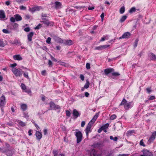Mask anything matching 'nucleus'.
<instances>
[{
	"mask_svg": "<svg viewBox=\"0 0 156 156\" xmlns=\"http://www.w3.org/2000/svg\"><path fill=\"white\" fill-rule=\"evenodd\" d=\"M18 24L17 23L10 24L7 27L11 30H16L18 27Z\"/></svg>",
	"mask_w": 156,
	"mask_h": 156,
	"instance_id": "1a4fd4ad",
	"label": "nucleus"
},
{
	"mask_svg": "<svg viewBox=\"0 0 156 156\" xmlns=\"http://www.w3.org/2000/svg\"><path fill=\"white\" fill-rule=\"evenodd\" d=\"M100 143H97L94 144L93 146L95 147H98L100 146Z\"/></svg>",
	"mask_w": 156,
	"mask_h": 156,
	"instance_id": "052dcab7",
	"label": "nucleus"
},
{
	"mask_svg": "<svg viewBox=\"0 0 156 156\" xmlns=\"http://www.w3.org/2000/svg\"><path fill=\"white\" fill-rule=\"evenodd\" d=\"M126 103V100L125 98H123L122 101L121 102L119 106H121L122 105L124 106Z\"/></svg>",
	"mask_w": 156,
	"mask_h": 156,
	"instance_id": "bb28decb",
	"label": "nucleus"
},
{
	"mask_svg": "<svg viewBox=\"0 0 156 156\" xmlns=\"http://www.w3.org/2000/svg\"><path fill=\"white\" fill-rule=\"evenodd\" d=\"M6 103L5 98L4 95H2L0 98V107H4Z\"/></svg>",
	"mask_w": 156,
	"mask_h": 156,
	"instance_id": "39448f33",
	"label": "nucleus"
},
{
	"mask_svg": "<svg viewBox=\"0 0 156 156\" xmlns=\"http://www.w3.org/2000/svg\"><path fill=\"white\" fill-rule=\"evenodd\" d=\"M23 73V76H24L25 77V78H28V77H29V76H28V72H23L22 71V73Z\"/></svg>",
	"mask_w": 156,
	"mask_h": 156,
	"instance_id": "e433bc0d",
	"label": "nucleus"
},
{
	"mask_svg": "<svg viewBox=\"0 0 156 156\" xmlns=\"http://www.w3.org/2000/svg\"><path fill=\"white\" fill-rule=\"evenodd\" d=\"M55 8L56 9H57L58 8V2H55Z\"/></svg>",
	"mask_w": 156,
	"mask_h": 156,
	"instance_id": "e2e57ef3",
	"label": "nucleus"
},
{
	"mask_svg": "<svg viewBox=\"0 0 156 156\" xmlns=\"http://www.w3.org/2000/svg\"><path fill=\"white\" fill-rule=\"evenodd\" d=\"M13 58L14 60H21L23 58L20 55H15L13 56Z\"/></svg>",
	"mask_w": 156,
	"mask_h": 156,
	"instance_id": "2eb2a0df",
	"label": "nucleus"
},
{
	"mask_svg": "<svg viewBox=\"0 0 156 156\" xmlns=\"http://www.w3.org/2000/svg\"><path fill=\"white\" fill-rule=\"evenodd\" d=\"M66 114L67 116H69L70 115L71 113H70V112L68 110H67L66 111Z\"/></svg>",
	"mask_w": 156,
	"mask_h": 156,
	"instance_id": "4d7b16f0",
	"label": "nucleus"
},
{
	"mask_svg": "<svg viewBox=\"0 0 156 156\" xmlns=\"http://www.w3.org/2000/svg\"><path fill=\"white\" fill-rule=\"evenodd\" d=\"M23 115L25 118H28L29 117V115L28 113L24 112L23 113Z\"/></svg>",
	"mask_w": 156,
	"mask_h": 156,
	"instance_id": "864d4df0",
	"label": "nucleus"
},
{
	"mask_svg": "<svg viewBox=\"0 0 156 156\" xmlns=\"http://www.w3.org/2000/svg\"><path fill=\"white\" fill-rule=\"evenodd\" d=\"M74 8L76 9H80L82 8H85V6H74Z\"/></svg>",
	"mask_w": 156,
	"mask_h": 156,
	"instance_id": "49530a36",
	"label": "nucleus"
},
{
	"mask_svg": "<svg viewBox=\"0 0 156 156\" xmlns=\"http://www.w3.org/2000/svg\"><path fill=\"white\" fill-rule=\"evenodd\" d=\"M131 105V103L129 102L126 103L125 105L124 106V108L126 109H128L129 108H130Z\"/></svg>",
	"mask_w": 156,
	"mask_h": 156,
	"instance_id": "393cba45",
	"label": "nucleus"
},
{
	"mask_svg": "<svg viewBox=\"0 0 156 156\" xmlns=\"http://www.w3.org/2000/svg\"><path fill=\"white\" fill-rule=\"evenodd\" d=\"M138 41L139 40L138 39H136L133 45L134 48H136L137 46V43Z\"/></svg>",
	"mask_w": 156,
	"mask_h": 156,
	"instance_id": "58836bf2",
	"label": "nucleus"
},
{
	"mask_svg": "<svg viewBox=\"0 0 156 156\" xmlns=\"http://www.w3.org/2000/svg\"><path fill=\"white\" fill-rule=\"evenodd\" d=\"M35 135L37 139L40 140L42 137V134L39 131H36L35 133Z\"/></svg>",
	"mask_w": 156,
	"mask_h": 156,
	"instance_id": "f8f14e48",
	"label": "nucleus"
},
{
	"mask_svg": "<svg viewBox=\"0 0 156 156\" xmlns=\"http://www.w3.org/2000/svg\"><path fill=\"white\" fill-rule=\"evenodd\" d=\"M21 87L22 90H25V91L26 92L30 93L31 91L30 90H27L25 85L23 83H21Z\"/></svg>",
	"mask_w": 156,
	"mask_h": 156,
	"instance_id": "a211bd4d",
	"label": "nucleus"
},
{
	"mask_svg": "<svg viewBox=\"0 0 156 156\" xmlns=\"http://www.w3.org/2000/svg\"><path fill=\"white\" fill-rule=\"evenodd\" d=\"M16 1L18 3H21L26 1V0H16Z\"/></svg>",
	"mask_w": 156,
	"mask_h": 156,
	"instance_id": "13d9d810",
	"label": "nucleus"
},
{
	"mask_svg": "<svg viewBox=\"0 0 156 156\" xmlns=\"http://www.w3.org/2000/svg\"><path fill=\"white\" fill-rule=\"evenodd\" d=\"M5 44L2 40H0V47H4L5 46Z\"/></svg>",
	"mask_w": 156,
	"mask_h": 156,
	"instance_id": "c756f323",
	"label": "nucleus"
},
{
	"mask_svg": "<svg viewBox=\"0 0 156 156\" xmlns=\"http://www.w3.org/2000/svg\"><path fill=\"white\" fill-rule=\"evenodd\" d=\"M136 8L134 7H132L129 11V12L130 13H132L136 11Z\"/></svg>",
	"mask_w": 156,
	"mask_h": 156,
	"instance_id": "473e14b6",
	"label": "nucleus"
},
{
	"mask_svg": "<svg viewBox=\"0 0 156 156\" xmlns=\"http://www.w3.org/2000/svg\"><path fill=\"white\" fill-rule=\"evenodd\" d=\"M102 46V48H106L109 46V45H105Z\"/></svg>",
	"mask_w": 156,
	"mask_h": 156,
	"instance_id": "0e129e2a",
	"label": "nucleus"
},
{
	"mask_svg": "<svg viewBox=\"0 0 156 156\" xmlns=\"http://www.w3.org/2000/svg\"><path fill=\"white\" fill-rule=\"evenodd\" d=\"M110 139L111 140H113L115 141H116L118 140V138L117 136H115L113 138V136H110Z\"/></svg>",
	"mask_w": 156,
	"mask_h": 156,
	"instance_id": "f704fd0d",
	"label": "nucleus"
},
{
	"mask_svg": "<svg viewBox=\"0 0 156 156\" xmlns=\"http://www.w3.org/2000/svg\"><path fill=\"white\" fill-rule=\"evenodd\" d=\"M42 27L41 24H39L37 25L35 28V29L36 30H38L40 29L41 27Z\"/></svg>",
	"mask_w": 156,
	"mask_h": 156,
	"instance_id": "ea45409f",
	"label": "nucleus"
},
{
	"mask_svg": "<svg viewBox=\"0 0 156 156\" xmlns=\"http://www.w3.org/2000/svg\"><path fill=\"white\" fill-rule=\"evenodd\" d=\"M90 83L89 82L88 80H87V82L85 85H84V88H85L86 89L88 88L89 86Z\"/></svg>",
	"mask_w": 156,
	"mask_h": 156,
	"instance_id": "7c9ffc66",
	"label": "nucleus"
},
{
	"mask_svg": "<svg viewBox=\"0 0 156 156\" xmlns=\"http://www.w3.org/2000/svg\"><path fill=\"white\" fill-rule=\"evenodd\" d=\"M97 152L94 149H93L90 152L91 156H101L100 154H97Z\"/></svg>",
	"mask_w": 156,
	"mask_h": 156,
	"instance_id": "5701e85b",
	"label": "nucleus"
},
{
	"mask_svg": "<svg viewBox=\"0 0 156 156\" xmlns=\"http://www.w3.org/2000/svg\"><path fill=\"white\" fill-rule=\"evenodd\" d=\"M113 69L112 68H109L107 69H105L104 70V72L105 73V74L106 75H108L109 73H111L112 72L113 70Z\"/></svg>",
	"mask_w": 156,
	"mask_h": 156,
	"instance_id": "b1692460",
	"label": "nucleus"
},
{
	"mask_svg": "<svg viewBox=\"0 0 156 156\" xmlns=\"http://www.w3.org/2000/svg\"><path fill=\"white\" fill-rule=\"evenodd\" d=\"M32 131V130L31 129H30L28 131V135L29 136H30L32 135V133L31 132Z\"/></svg>",
	"mask_w": 156,
	"mask_h": 156,
	"instance_id": "69168bd1",
	"label": "nucleus"
},
{
	"mask_svg": "<svg viewBox=\"0 0 156 156\" xmlns=\"http://www.w3.org/2000/svg\"><path fill=\"white\" fill-rule=\"evenodd\" d=\"M75 135L76 138V142L77 143H79L82 140V134L80 131H79L75 132Z\"/></svg>",
	"mask_w": 156,
	"mask_h": 156,
	"instance_id": "f257e3e1",
	"label": "nucleus"
},
{
	"mask_svg": "<svg viewBox=\"0 0 156 156\" xmlns=\"http://www.w3.org/2000/svg\"><path fill=\"white\" fill-rule=\"evenodd\" d=\"M125 10V9L124 6H123L122 7H121L120 10V12L121 14H122L123 13Z\"/></svg>",
	"mask_w": 156,
	"mask_h": 156,
	"instance_id": "72a5a7b5",
	"label": "nucleus"
},
{
	"mask_svg": "<svg viewBox=\"0 0 156 156\" xmlns=\"http://www.w3.org/2000/svg\"><path fill=\"white\" fill-rule=\"evenodd\" d=\"M98 116V113H96L94 117L89 122L88 125H90L91 126H92L93 124L95 122L97 119Z\"/></svg>",
	"mask_w": 156,
	"mask_h": 156,
	"instance_id": "423d86ee",
	"label": "nucleus"
},
{
	"mask_svg": "<svg viewBox=\"0 0 156 156\" xmlns=\"http://www.w3.org/2000/svg\"><path fill=\"white\" fill-rule=\"evenodd\" d=\"M131 34L128 32H126L124 33L123 35L119 37V39L122 38H129L131 36Z\"/></svg>",
	"mask_w": 156,
	"mask_h": 156,
	"instance_id": "9d476101",
	"label": "nucleus"
},
{
	"mask_svg": "<svg viewBox=\"0 0 156 156\" xmlns=\"http://www.w3.org/2000/svg\"><path fill=\"white\" fill-rule=\"evenodd\" d=\"M150 56L151 59L152 60H156V56L153 53H151Z\"/></svg>",
	"mask_w": 156,
	"mask_h": 156,
	"instance_id": "a878e982",
	"label": "nucleus"
},
{
	"mask_svg": "<svg viewBox=\"0 0 156 156\" xmlns=\"http://www.w3.org/2000/svg\"><path fill=\"white\" fill-rule=\"evenodd\" d=\"M12 71L15 75L16 76H20L22 75V69L18 70L16 68H13L12 69Z\"/></svg>",
	"mask_w": 156,
	"mask_h": 156,
	"instance_id": "f03ea898",
	"label": "nucleus"
},
{
	"mask_svg": "<svg viewBox=\"0 0 156 156\" xmlns=\"http://www.w3.org/2000/svg\"><path fill=\"white\" fill-rule=\"evenodd\" d=\"M156 136V131L153 132L151 136L150 137L148 141V142L150 144L153 142L155 138V136Z\"/></svg>",
	"mask_w": 156,
	"mask_h": 156,
	"instance_id": "0eeeda50",
	"label": "nucleus"
},
{
	"mask_svg": "<svg viewBox=\"0 0 156 156\" xmlns=\"http://www.w3.org/2000/svg\"><path fill=\"white\" fill-rule=\"evenodd\" d=\"M101 21H102L103 20L104 17V12H102L101 15Z\"/></svg>",
	"mask_w": 156,
	"mask_h": 156,
	"instance_id": "bf43d9fd",
	"label": "nucleus"
},
{
	"mask_svg": "<svg viewBox=\"0 0 156 156\" xmlns=\"http://www.w3.org/2000/svg\"><path fill=\"white\" fill-rule=\"evenodd\" d=\"M5 15L4 11L2 10H0V18L5 19Z\"/></svg>",
	"mask_w": 156,
	"mask_h": 156,
	"instance_id": "dca6fc26",
	"label": "nucleus"
},
{
	"mask_svg": "<svg viewBox=\"0 0 156 156\" xmlns=\"http://www.w3.org/2000/svg\"><path fill=\"white\" fill-rule=\"evenodd\" d=\"M90 129L88 128L87 127V128H86V129H85L86 133V135L87 136H88V133L91 132V129Z\"/></svg>",
	"mask_w": 156,
	"mask_h": 156,
	"instance_id": "2f4dec72",
	"label": "nucleus"
},
{
	"mask_svg": "<svg viewBox=\"0 0 156 156\" xmlns=\"http://www.w3.org/2000/svg\"><path fill=\"white\" fill-rule=\"evenodd\" d=\"M109 126V124L108 123H107L102 126L101 127L102 128V129H103V130H105L106 128L108 127Z\"/></svg>",
	"mask_w": 156,
	"mask_h": 156,
	"instance_id": "cd10ccee",
	"label": "nucleus"
},
{
	"mask_svg": "<svg viewBox=\"0 0 156 156\" xmlns=\"http://www.w3.org/2000/svg\"><path fill=\"white\" fill-rule=\"evenodd\" d=\"M72 11L75 12V10L73 9H70V8H67L66 9V12H72Z\"/></svg>",
	"mask_w": 156,
	"mask_h": 156,
	"instance_id": "5fc2aeb1",
	"label": "nucleus"
},
{
	"mask_svg": "<svg viewBox=\"0 0 156 156\" xmlns=\"http://www.w3.org/2000/svg\"><path fill=\"white\" fill-rule=\"evenodd\" d=\"M10 21L12 23H14L16 21V20L15 17H11L10 18Z\"/></svg>",
	"mask_w": 156,
	"mask_h": 156,
	"instance_id": "c03bdc74",
	"label": "nucleus"
},
{
	"mask_svg": "<svg viewBox=\"0 0 156 156\" xmlns=\"http://www.w3.org/2000/svg\"><path fill=\"white\" fill-rule=\"evenodd\" d=\"M49 104L50 105V108L51 109H56L58 108L55 105L53 102H51Z\"/></svg>",
	"mask_w": 156,
	"mask_h": 156,
	"instance_id": "f3484780",
	"label": "nucleus"
},
{
	"mask_svg": "<svg viewBox=\"0 0 156 156\" xmlns=\"http://www.w3.org/2000/svg\"><path fill=\"white\" fill-rule=\"evenodd\" d=\"M86 67L87 69H89L90 67V65L89 63H87L86 64Z\"/></svg>",
	"mask_w": 156,
	"mask_h": 156,
	"instance_id": "603ef678",
	"label": "nucleus"
},
{
	"mask_svg": "<svg viewBox=\"0 0 156 156\" xmlns=\"http://www.w3.org/2000/svg\"><path fill=\"white\" fill-rule=\"evenodd\" d=\"M43 8L40 6H35L32 8H30L29 10L32 13H33L37 11H39L40 10H42Z\"/></svg>",
	"mask_w": 156,
	"mask_h": 156,
	"instance_id": "20e7f679",
	"label": "nucleus"
},
{
	"mask_svg": "<svg viewBox=\"0 0 156 156\" xmlns=\"http://www.w3.org/2000/svg\"><path fill=\"white\" fill-rule=\"evenodd\" d=\"M13 44H16L17 45H21V42L18 40H16L15 41Z\"/></svg>",
	"mask_w": 156,
	"mask_h": 156,
	"instance_id": "4c0bfd02",
	"label": "nucleus"
},
{
	"mask_svg": "<svg viewBox=\"0 0 156 156\" xmlns=\"http://www.w3.org/2000/svg\"><path fill=\"white\" fill-rule=\"evenodd\" d=\"M143 154L141 155L140 156H153V154L149 151L146 149L143 150Z\"/></svg>",
	"mask_w": 156,
	"mask_h": 156,
	"instance_id": "6e6552de",
	"label": "nucleus"
},
{
	"mask_svg": "<svg viewBox=\"0 0 156 156\" xmlns=\"http://www.w3.org/2000/svg\"><path fill=\"white\" fill-rule=\"evenodd\" d=\"M133 132L132 131H129L127 132L126 134L128 136H129L131 135L132 133Z\"/></svg>",
	"mask_w": 156,
	"mask_h": 156,
	"instance_id": "8fccbe9b",
	"label": "nucleus"
},
{
	"mask_svg": "<svg viewBox=\"0 0 156 156\" xmlns=\"http://www.w3.org/2000/svg\"><path fill=\"white\" fill-rule=\"evenodd\" d=\"M140 145L143 146V147H145V145L144 144V142L143 141V140H141L140 142Z\"/></svg>",
	"mask_w": 156,
	"mask_h": 156,
	"instance_id": "09e8293b",
	"label": "nucleus"
},
{
	"mask_svg": "<svg viewBox=\"0 0 156 156\" xmlns=\"http://www.w3.org/2000/svg\"><path fill=\"white\" fill-rule=\"evenodd\" d=\"M2 32L3 33L5 34H9L10 32L7 29H4L2 30Z\"/></svg>",
	"mask_w": 156,
	"mask_h": 156,
	"instance_id": "79ce46f5",
	"label": "nucleus"
},
{
	"mask_svg": "<svg viewBox=\"0 0 156 156\" xmlns=\"http://www.w3.org/2000/svg\"><path fill=\"white\" fill-rule=\"evenodd\" d=\"M34 33L31 32L27 35V38L29 41H31L32 40V38L34 35Z\"/></svg>",
	"mask_w": 156,
	"mask_h": 156,
	"instance_id": "4468645a",
	"label": "nucleus"
},
{
	"mask_svg": "<svg viewBox=\"0 0 156 156\" xmlns=\"http://www.w3.org/2000/svg\"><path fill=\"white\" fill-rule=\"evenodd\" d=\"M116 116L115 115H112L110 117V119L111 120H114L116 119Z\"/></svg>",
	"mask_w": 156,
	"mask_h": 156,
	"instance_id": "a19ab883",
	"label": "nucleus"
},
{
	"mask_svg": "<svg viewBox=\"0 0 156 156\" xmlns=\"http://www.w3.org/2000/svg\"><path fill=\"white\" fill-rule=\"evenodd\" d=\"M85 124V121H82L81 122V126L82 127H83L84 126Z\"/></svg>",
	"mask_w": 156,
	"mask_h": 156,
	"instance_id": "774afa93",
	"label": "nucleus"
},
{
	"mask_svg": "<svg viewBox=\"0 0 156 156\" xmlns=\"http://www.w3.org/2000/svg\"><path fill=\"white\" fill-rule=\"evenodd\" d=\"M14 17L15 18L16 21H21L22 20V17L19 14H16L14 15Z\"/></svg>",
	"mask_w": 156,
	"mask_h": 156,
	"instance_id": "6ab92c4d",
	"label": "nucleus"
},
{
	"mask_svg": "<svg viewBox=\"0 0 156 156\" xmlns=\"http://www.w3.org/2000/svg\"><path fill=\"white\" fill-rule=\"evenodd\" d=\"M127 17L126 16H123L121 19H120L119 21L120 22L122 23L126 19Z\"/></svg>",
	"mask_w": 156,
	"mask_h": 156,
	"instance_id": "c85d7f7f",
	"label": "nucleus"
},
{
	"mask_svg": "<svg viewBox=\"0 0 156 156\" xmlns=\"http://www.w3.org/2000/svg\"><path fill=\"white\" fill-rule=\"evenodd\" d=\"M73 44V41L71 40H65L64 45H71Z\"/></svg>",
	"mask_w": 156,
	"mask_h": 156,
	"instance_id": "412c9836",
	"label": "nucleus"
},
{
	"mask_svg": "<svg viewBox=\"0 0 156 156\" xmlns=\"http://www.w3.org/2000/svg\"><path fill=\"white\" fill-rule=\"evenodd\" d=\"M65 40H62L61 38H59V43L63 44L64 45L65 43Z\"/></svg>",
	"mask_w": 156,
	"mask_h": 156,
	"instance_id": "c9c22d12",
	"label": "nucleus"
},
{
	"mask_svg": "<svg viewBox=\"0 0 156 156\" xmlns=\"http://www.w3.org/2000/svg\"><path fill=\"white\" fill-rule=\"evenodd\" d=\"M73 115L76 118H77L79 115L80 114L78 111L76 109L73 110Z\"/></svg>",
	"mask_w": 156,
	"mask_h": 156,
	"instance_id": "ddd939ff",
	"label": "nucleus"
},
{
	"mask_svg": "<svg viewBox=\"0 0 156 156\" xmlns=\"http://www.w3.org/2000/svg\"><path fill=\"white\" fill-rule=\"evenodd\" d=\"M42 21H41V22H42L43 23L46 24L47 26H48L50 24V22H49L48 20L46 18H41Z\"/></svg>",
	"mask_w": 156,
	"mask_h": 156,
	"instance_id": "9b49d317",
	"label": "nucleus"
},
{
	"mask_svg": "<svg viewBox=\"0 0 156 156\" xmlns=\"http://www.w3.org/2000/svg\"><path fill=\"white\" fill-rule=\"evenodd\" d=\"M53 152L54 156H58V152L57 151L53 150Z\"/></svg>",
	"mask_w": 156,
	"mask_h": 156,
	"instance_id": "37998d69",
	"label": "nucleus"
},
{
	"mask_svg": "<svg viewBox=\"0 0 156 156\" xmlns=\"http://www.w3.org/2000/svg\"><path fill=\"white\" fill-rule=\"evenodd\" d=\"M19 8L20 10H25L26 9V7L23 5L20 6L19 7Z\"/></svg>",
	"mask_w": 156,
	"mask_h": 156,
	"instance_id": "a18cd8bd",
	"label": "nucleus"
},
{
	"mask_svg": "<svg viewBox=\"0 0 156 156\" xmlns=\"http://www.w3.org/2000/svg\"><path fill=\"white\" fill-rule=\"evenodd\" d=\"M27 108V105L25 104H22L20 105L21 109L23 111H26Z\"/></svg>",
	"mask_w": 156,
	"mask_h": 156,
	"instance_id": "aec40b11",
	"label": "nucleus"
},
{
	"mask_svg": "<svg viewBox=\"0 0 156 156\" xmlns=\"http://www.w3.org/2000/svg\"><path fill=\"white\" fill-rule=\"evenodd\" d=\"M59 65L65 66H66V64L63 62L59 61Z\"/></svg>",
	"mask_w": 156,
	"mask_h": 156,
	"instance_id": "3c124183",
	"label": "nucleus"
},
{
	"mask_svg": "<svg viewBox=\"0 0 156 156\" xmlns=\"http://www.w3.org/2000/svg\"><path fill=\"white\" fill-rule=\"evenodd\" d=\"M16 122H17L20 126L22 127L25 126L26 124V123L18 119L16 120Z\"/></svg>",
	"mask_w": 156,
	"mask_h": 156,
	"instance_id": "4be33fe9",
	"label": "nucleus"
},
{
	"mask_svg": "<svg viewBox=\"0 0 156 156\" xmlns=\"http://www.w3.org/2000/svg\"><path fill=\"white\" fill-rule=\"evenodd\" d=\"M51 39L50 37H48L46 41V42L48 44H50Z\"/></svg>",
	"mask_w": 156,
	"mask_h": 156,
	"instance_id": "de8ad7c7",
	"label": "nucleus"
},
{
	"mask_svg": "<svg viewBox=\"0 0 156 156\" xmlns=\"http://www.w3.org/2000/svg\"><path fill=\"white\" fill-rule=\"evenodd\" d=\"M30 30V29L29 27H26L24 29V30L26 32H29Z\"/></svg>",
	"mask_w": 156,
	"mask_h": 156,
	"instance_id": "6e6d98bb",
	"label": "nucleus"
},
{
	"mask_svg": "<svg viewBox=\"0 0 156 156\" xmlns=\"http://www.w3.org/2000/svg\"><path fill=\"white\" fill-rule=\"evenodd\" d=\"M25 19L27 20H29L30 18V16L28 14L26 15L25 16Z\"/></svg>",
	"mask_w": 156,
	"mask_h": 156,
	"instance_id": "338daca9",
	"label": "nucleus"
},
{
	"mask_svg": "<svg viewBox=\"0 0 156 156\" xmlns=\"http://www.w3.org/2000/svg\"><path fill=\"white\" fill-rule=\"evenodd\" d=\"M112 75L115 76H118L120 74L118 73L114 72L112 73Z\"/></svg>",
	"mask_w": 156,
	"mask_h": 156,
	"instance_id": "680f3d73",
	"label": "nucleus"
},
{
	"mask_svg": "<svg viewBox=\"0 0 156 156\" xmlns=\"http://www.w3.org/2000/svg\"><path fill=\"white\" fill-rule=\"evenodd\" d=\"M4 153L7 156H12L15 153L14 149H7L5 150Z\"/></svg>",
	"mask_w": 156,
	"mask_h": 156,
	"instance_id": "7ed1b4c3",
	"label": "nucleus"
}]
</instances>
